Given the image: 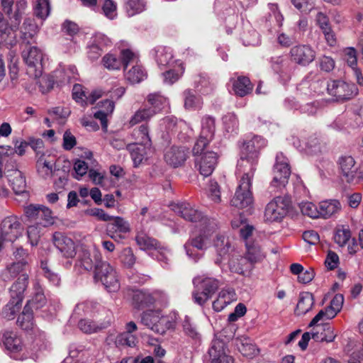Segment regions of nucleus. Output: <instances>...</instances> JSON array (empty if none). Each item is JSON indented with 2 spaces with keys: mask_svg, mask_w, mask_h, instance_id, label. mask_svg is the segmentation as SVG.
<instances>
[{
  "mask_svg": "<svg viewBox=\"0 0 363 363\" xmlns=\"http://www.w3.org/2000/svg\"><path fill=\"white\" fill-rule=\"evenodd\" d=\"M265 145V140L260 136H254L243 144L237 164V172L242 175L230 201L232 206L244 208L252 203V182L257 169L259 150Z\"/></svg>",
  "mask_w": 363,
  "mask_h": 363,
  "instance_id": "f257e3e1",
  "label": "nucleus"
},
{
  "mask_svg": "<svg viewBox=\"0 0 363 363\" xmlns=\"http://www.w3.org/2000/svg\"><path fill=\"white\" fill-rule=\"evenodd\" d=\"M217 222L215 219H205L203 224L196 227L199 233H194L184 245L186 253L189 258L197 262L203 255L201 252H195V250L203 251L207 248V242L211 234L217 228Z\"/></svg>",
  "mask_w": 363,
  "mask_h": 363,
  "instance_id": "f03ea898",
  "label": "nucleus"
},
{
  "mask_svg": "<svg viewBox=\"0 0 363 363\" xmlns=\"http://www.w3.org/2000/svg\"><path fill=\"white\" fill-rule=\"evenodd\" d=\"M141 323L153 332L164 334L167 330L173 329L175 321L172 317L163 315L159 310H147L141 314Z\"/></svg>",
  "mask_w": 363,
  "mask_h": 363,
  "instance_id": "7ed1b4c3",
  "label": "nucleus"
},
{
  "mask_svg": "<svg viewBox=\"0 0 363 363\" xmlns=\"http://www.w3.org/2000/svg\"><path fill=\"white\" fill-rule=\"evenodd\" d=\"M195 290L193 292L194 302L203 306L211 298L219 287L218 280L212 277L198 276L193 279Z\"/></svg>",
  "mask_w": 363,
  "mask_h": 363,
  "instance_id": "20e7f679",
  "label": "nucleus"
},
{
  "mask_svg": "<svg viewBox=\"0 0 363 363\" xmlns=\"http://www.w3.org/2000/svg\"><path fill=\"white\" fill-rule=\"evenodd\" d=\"M291 169L288 159L281 153H277L273 167V179L270 183L271 192L281 191L288 184Z\"/></svg>",
  "mask_w": 363,
  "mask_h": 363,
  "instance_id": "39448f33",
  "label": "nucleus"
},
{
  "mask_svg": "<svg viewBox=\"0 0 363 363\" xmlns=\"http://www.w3.org/2000/svg\"><path fill=\"white\" fill-rule=\"evenodd\" d=\"M138 59V55L130 48H123L118 55L109 52L102 58L103 65L109 70H118L123 67L125 70L128 65H133Z\"/></svg>",
  "mask_w": 363,
  "mask_h": 363,
  "instance_id": "423d86ee",
  "label": "nucleus"
},
{
  "mask_svg": "<svg viewBox=\"0 0 363 363\" xmlns=\"http://www.w3.org/2000/svg\"><path fill=\"white\" fill-rule=\"evenodd\" d=\"M328 93L337 101L350 99L357 94V88L353 83L342 80H330L326 82Z\"/></svg>",
  "mask_w": 363,
  "mask_h": 363,
  "instance_id": "0eeeda50",
  "label": "nucleus"
},
{
  "mask_svg": "<svg viewBox=\"0 0 363 363\" xmlns=\"http://www.w3.org/2000/svg\"><path fill=\"white\" fill-rule=\"evenodd\" d=\"M289 201L287 198L276 196L266 206L264 211V220L266 222H279L288 212Z\"/></svg>",
  "mask_w": 363,
  "mask_h": 363,
  "instance_id": "6e6552de",
  "label": "nucleus"
},
{
  "mask_svg": "<svg viewBox=\"0 0 363 363\" xmlns=\"http://www.w3.org/2000/svg\"><path fill=\"white\" fill-rule=\"evenodd\" d=\"M21 223L16 216L4 218L0 226V250L4 241L13 242L22 234Z\"/></svg>",
  "mask_w": 363,
  "mask_h": 363,
  "instance_id": "1a4fd4ad",
  "label": "nucleus"
},
{
  "mask_svg": "<svg viewBox=\"0 0 363 363\" xmlns=\"http://www.w3.org/2000/svg\"><path fill=\"white\" fill-rule=\"evenodd\" d=\"M24 213L30 221L43 227H47L53 223L52 211L45 206L30 204L24 207Z\"/></svg>",
  "mask_w": 363,
  "mask_h": 363,
  "instance_id": "9d476101",
  "label": "nucleus"
},
{
  "mask_svg": "<svg viewBox=\"0 0 363 363\" xmlns=\"http://www.w3.org/2000/svg\"><path fill=\"white\" fill-rule=\"evenodd\" d=\"M211 363H234L232 356L228 354L225 342L219 339H214L208 349Z\"/></svg>",
  "mask_w": 363,
  "mask_h": 363,
  "instance_id": "9b49d317",
  "label": "nucleus"
},
{
  "mask_svg": "<svg viewBox=\"0 0 363 363\" xmlns=\"http://www.w3.org/2000/svg\"><path fill=\"white\" fill-rule=\"evenodd\" d=\"M291 61L301 66H306L315 57V52L309 45H298L290 50Z\"/></svg>",
  "mask_w": 363,
  "mask_h": 363,
  "instance_id": "f8f14e48",
  "label": "nucleus"
},
{
  "mask_svg": "<svg viewBox=\"0 0 363 363\" xmlns=\"http://www.w3.org/2000/svg\"><path fill=\"white\" fill-rule=\"evenodd\" d=\"M173 211L186 220L192 223H199L203 224V220L209 219L207 217H203L201 212L194 208L189 203H179L172 205Z\"/></svg>",
  "mask_w": 363,
  "mask_h": 363,
  "instance_id": "ddd939ff",
  "label": "nucleus"
},
{
  "mask_svg": "<svg viewBox=\"0 0 363 363\" xmlns=\"http://www.w3.org/2000/svg\"><path fill=\"white\" fill-rule=\"evenodd\" d=\"M218 156L214 152H207L195 160V167L200 174L206 177L210 176L217 164Z\"/></svg>",
  "mask_w": 363,
  "mask_h": 363,
  "instance_id": "4468645a",
  "label": "nucleus"
},
{
  "mask_svg": "<svg viewBox=\"0 0 363 363\" xmlns=\"http://www.w3.org/2000/svg\"><path fill=\"white\" fill-rule=\"evenodd\" d=\"M188 154V149L184 146H172L165 151L164 157L167 164L177 168L184 164Z\"/></svg>",
  "mask_w": 363,
  "mask_h": 363,
  "instance_id": "2eb2a0df",
  "label": "nucleus"
},
{
  "mask_svg": "<svg viewBox=\"0 0 363 363\" xmlns=\"http://www.w3.org/2000/svg\"><path fill=\"white\" fill-rule=\"evenodd\" d=\"M53 243L62 255L66 258H72L76 255V246L74 241L62 233L56 232L53 235Z\"/></svg>",
  "mask_w": 363,
  "mask_h": 363,
  "instance_id": "dca6fc26",
  "label": "nucleus"
},
{
  "mask_svg": "<svg viewBox=\"0 0 363 363\" xmlns=\"http://www.w3.org/2000/svg\"><path fill=\"white\" fill-rule=\"evenodd\" d=\"M164 295L159 291L149 293L143 290H136L133 294V305L138 309H142L154 304L160 296Z\"/></svg>",
  "mask_w": 363,
  "mask_h": 363,
  "instance_id": "f3484780",
  "label": "nucleus"
},
{
  "mask_svg": "<svg viewBox=\"0 0 363 363\" xmlns=\"http://www.w3.org/2000/svg\"><path fill=\"white\" fill-rule=\"evenodd\" d=\"M6 174L10 186L16 194H22L26 192V177L18 169L9 168L6 165Z\"/></svg>",
  "mask_w": 363,
  "mask_h": 363,
  "instance_id": "a211bd4d",
  "label": "nucleus"
},
{
  "mask_svg": "<svg viewBox=\"0 0 363 363\" xmlns=\"http://www.w3.org/2000/svg\"><path fill=\"white\" fill-rule=\"evenodd\" d=\"M272 70L284 82L290 78V62L284 55L272 57L269 60Z\"/></svg>",
  "mask_w": 363,
  "mask_h": 363,
  "instance_id": "6ab92c4d",
  "label": "nucleus"
},
{
  "mask_svg": "<svg viewBox=\"0 0 363 363\" xmlns=\"http://www.w3.org/2000/svg\"><path fill=\"white\" fill-rule=\"evenodd\" d=\"M106 343L109 345H115L116 347L136 346L137 337L130 334V333H121L116 335L114 333H108L106 337Z\"/></svg>",
  "mask_w": 363,
  "mask_h": 363,
  "instance_id": "aec40b11",
  "label": "nucleus"
},
{
  "mask_svg": "<svg viewBox=\"0 0 363 363\" xmlns=\"http://www.w3.org/2000/svg\"><path fill=\"white\" fill-rule=\"evenodd\" d=\"M1 341L7 350L13 354V358L18 359L15 354L23 350V345L21 337L14 331H5L2 334Z\"/></svg>",
  "mask_w": 363,
  "mask_h": 363,
  "instance_id": "412c9836",
  "label": "nucleus"
},
{
  "mask_svg": "<svg viewBox=\"0 0 363 363\" xmlns=\"http://www.w3.org/2000/svg\"><path fill=\"white\" fill-rule=\"evenodd\" d=\"M101 261V254L94 250L91 252L89 250H83L79 255L77 264L83 267L86 271L96 269V265Z\"/></svg>",
  "mask_w": 363,
  "mask_h": 363,
  "instance_id": "4be33fe9",
  "label": "nucleus"
},
{
  "mask_svg": "<svg viewBox=\"0 0 363 363\" xmlns=\"http://www.w3.org/2000/svg\"><path fill=\"white\" fill-rule=\"evenodd\" d=\"M339 165L344 179L348 183L352 182L357 170L354 158L351 156L342 157L339 160Z\"/></svg>",
  "mask_w": 363,
  "mask_h": 363,
  "instance_id": "5701e85b",
  "label": "nucleus"
},
{
  "mask_svg": "<svg viewBox=\"0 0 363 363\" xmlns=\"http://www.w3.org/2000/svg\"><path fill=\"white\" fill-rule=\"evenodd\" d=\"M36 170L38 175L44 179H50L55 172V162L42 154L36 161Z\"/></svg>",
  "mask_w": 363,
  "mask_h": 363,
  "instance_id": "b1692460",
  "label": "nucleus"
},
{
  "mask_svg": "<svg viewBox=\"0 0 363 363\" xmlns=\"http://www.w3.org/2000/svg\"><path fill=\"white\" fill-rule=\"evenodd\" d=\"M245 247V257L250 263V267H253L255 264L260 262L265 257V254L257 242L248 240L246 242Z\"/></svg>",
  "mask_w": 363,
  "mask_h": 363,
  "instance_id": "393cba45",
  "label": "nucleus"
},
{
  "mask_svg": "<svg viewBox=\"0 0 363 363\" xmlns=\"http://www.w3.org/2000/svg\"><path fill=\"white\" fill-rule=\"evenodd\" d=\"M126 147L130 153L134 167H135L142 164L144 160H146L147 155L152 152V146L146 147V145L128 144Z\"/></svg>",
  "mask_w": 363,
  "mask_h": 363,
  "instance_id": "a878e982",
  "label": "nucleus"
},
{
  "mask_svg": "<svg viewBox=\"0 0 363 363\" xmlns=\"http://www.w3.org/2000/svg\"><path fill=\"white\" fill-rule=\"evenodd\" d=\"M22 57L30 67H35L36 70L42 67L43 54L38 47H29L24 50L22 52Z\"/></svg>",
  "mask_w": 363,
  "mask_h": 363,
  "instance_id": "bb28decb",
  "label": "nucleus"
},
{
  "mask_svg": "<svg viewBox=\"0 0 363 363\" xmlns=\"http://www.w3.org/2000/svg\"><path fill=\"white\" fill-rule=\"evenodd\" d=\"M28 261H17L9 265L3 272L4 281H9L12 278L19 277L22 274H27L28 269Z\"/></svg>",
  "mask_w": 363,
  "mask_h": 363,
  "instance_id": "cd10ccee",
  "label": "nucleus"
},
{
  "mask_svg": "<svg viewBox=\"0 0 363 363\" xmlns=\"http://www.w3.org/2000/svg\"><path fill=\"white\" fill-rule=\"evenodd\" d=\"M38 30V26L33 18H25L23 23L21 27V38L27 44L34 43Z\"/></svg>",
  "mask_w": 363,
  "mask_h": 363,
  "instance_id": "c85d7f7f",
  "label": "nucleus"
},
{
  "mask_svg": "<svg viewBox=\"0 0 363 363\" xmlns=\"http://www.w3.org/2000/svg\"><path fill=\"white\" fill-rule=\"evenodd\" d=\"M34 295L29 300L25 306H28L30 310H38L44 307L47 303L46 298L44 295L43 290L39 282L35 281L33 284Z\"/></svg>",
  "mask_w": 363,
  "mask_h": 363,
  "instance_id": "c756f323",
  "label": "nucleus"
},
{
  "mask_svg": "<svg viewBox=\"0 0 363 363\" xmlns=\"http://www.w3.org/2000/svg\"><path fill=\"white\" fill-rule=\"evenodd\" d=\"M28 284V274H22L13 282L10 288V296L12 298L21 299L23 301L24 292Z\"/></svg>",
  "mask_w": 363,
  "mask_h": 363,
  "instance_id": "7c9ffc66",
  "label": "nucleus"
},
{
  "mask_svg": "<svg viewBox=\"0 0 363 363\" xmlns=\"http://www.w3.org/2000/svg\"><path fill=\"white\" fill-rule=\"evenodd\" d=\"M235 300L236 297L234 290L230 289H223L220 291L217 299L213 302V308L215 311H221Z\"/></svg>",
  "mask_w": 363,
  "mask_h": 363,
  "instance_id": "2f4dec72",
  "label": "nucleus"
},
{
  "mask_svg": "<svg viewBox=\"0 0 363 363\" xmlns=\"http://www.w3.org/2000/svg\"><path fill=\"white\" fill-rule=\"evenodd\" d=\"M341 208L337 200L321 201L318 205V218H329L337 213Z\"/></svg>",
  "mask_w": 363,
  "mask_h": 363,
  "instance_id": "473e14b6",
  "label": "nucleus"
},
{
  "mask_svg": "<svg viewBox=\"0 0 363 363\" xmlns=\"http://www.w3.org/2000/svg\"><path fill=\"white\" fill-rule=\"evenodd\" d=\"M313 304L314 298L313 294L307 291L301 292L299 294L295 313L298 315H305L312 309Z\"/></svg>",
  "mask_w": 363,
  "mask_h": 363,
  "instance_id": "72a5a7b5",
  "label": "nucleus"
},
{
  "mask_svg": "<svg viewBox=\"0 0 363 363\" xmlns=\"http://www.w3.org/2000/svg\"><path fill=\"white\" fill-rule=\"evenodd\" d=\"M155 58L160 67L171 66L174 62L170 48L159 46L155 49Z\"/></svg>",
  "mask_w": 363,
  "mask_h": 363,
  "instance_id": "f704fd0d",
  "label": "nucleus"
},
{
  "mask_svg": "<svg viewBox=\"0 0 363 363\" xmlns=\"http://www.w3.org/2000/svg\"><path fill=\"white\" fill-rule=\"evenodd\" d=\"M133 64L135 65H133L130 69L124 70L125 79L133 84L140 83L147 77L146 72L141 65L138 64V62Z\"/></svg>",
  "mask_w": 363,
  "mask_h": 363,
  "instance_id": "c9c22d12",
  "label": "nucleus"
},
{
  "mask_svg": "<svg viewBox=\"0 0 363 363\" xmlns=\"http://www.w3.org/2000/svg\"><path fill=\"white\" fill-rule=\"evenodd\" d=\"M132 136L135 140L133 144L152 146V141L149 135V128L147 124H143L134 129Z\"/></svg>",
  "mask_w": 363,
  "mask_h": 363,
  "instance_id": "e433bc0d",
  "label": "nucleus"
},
{
  "mask_svg": "<svg viewBox=\"0 0 363 363\" xmlns=\"http://www.w3.org/2000/svg\"><path fill=\"white\" fill-rule=\"evenodd\" d=\"M147 101L150 105L149 108H152L155 111V115L169 105L168 99L159 92L148 94Z\"/></svg>",
  "mask_w": 363,
  "mask_h": 363,
  "instance_id": "4c0bfd02",
  "label": "nucleus"
},
{
  "mask_svg": "<svg viewBox=\"0 0 363 363\" xmlns=\"http://www.w3.org/2000/svg\"><path fill=\"white\" fill-rule=\"evenodd\" d=\"M233 91L239 96H245L252 91V84L247 77H238L233 84Z\"/></svg>",
  "mask_w": 363,
  "mask_h": 363,
  "instance_id": "58836bf2",
  "label": "nucleus"
},
{
  "mask_svg": "<svg viewBox=\"0 0 363 363\" xmlns=\"http://www.w3.org/2000/svg\"><path fill=\"white\" fill-rule=\"evenodd\" d=\"M229 268L232 272L243 274L245 271L250 270V267L245 257L233 256L229 260Z\"/></svg>",
  "mask_w": 363,
  "mask_h": 363,
  "instance_id": "ea45409f",
  "label": "nucleus"
},
{
  "mask_svg": "<svg viewBox=\"0 0 363 363\" xmlns=\"http://www.w3.org/2000/svg\"><path fill=\"white\" fill-rule=\"evenodd\" d=\"M311 337L316 342H331L335 337L334 328L328 324L323 325L312 333Z\"/></svg>",
  "mask_w": 363,
  "mask_h": 363,
  "instance_id": "a19ab883",
  "label": "nucleus"
},
{
  "mask_svg": "<svg viewBox=\"0 0 363 363\" xmlns=\"http://www.w3.org/2000/svg\"><path fill=\"white\" fill-rule=\"evenodd\" d=\"M17 324L25 330L33 329L34 326L33 311L28 306H25L23 312L18 315Z\"/></svg>",
  "mask_w": 363,
  "mask_h": 363,
  "instance_id": "79ce46f5",
  "label": "nucleus"
},
{
  "mask_svg": "<svg viewBox=\"0 0 363 363\" xmlns=\"http://www.w3.org/2000/svg\"><path fill=\"white\" fill-rule=\"evenodd\" d=\"M111 220L112 222L107 225V232L126 233L130 231V225L124 218L119 216H113Z\"/></svg>",
  "mask_w": 363,
  "mask_h": 363,
  "instance_id": "37998d69",
  "label": "nucleus"
},
{
  "mask_svg": "<svg viewBox=\"0 0 363 363\" xmlns=\"http://www.w3.org/2000/svg\"><path fill=\"white\" fill-rule=\"evenodd\" d=\"M155 115V111L149 107H143L139 108L130 119L129 123L135 125L143 121H147Z\"/></svg>",
  "mask_w": 363,
  "mask_h": 363,
  "instance_id": "c03bdc74",
  "label": "nucleus"
},
{
  "mask_svg": "<svg viewBox=\"0 0 363 363\" xmlns=\"http://www.w3.org/2000/svg\"><path fill=\"white\" fill-rule=\"evenodd\" d=\"M105 289L110 293L117 292L121 287L120 281L116 271H111L109 275L102 278L101 281Z\"/></svg>",
  "mask_w": 363,
  "mask_h": 363,
  "instance_id": "a18cd8bd",
  "label": "nucleus"
},
{
  "mask_svg": "<svg viewBox=\"0 0 363 363\" xmlns=\"http://www.w3.org/2000/svg\"><path fill=\"white\" fill-rule=\"evenodd\" d=\"M27 8V1L26 0H16L13 9V13L10 16L11 20L13 21L15 28H18L22 16L25 14Z\"/></svg>",
  "mask_w": 363,
  "mask_h": 363,
  "instance_id": "49530a36",
  "label": "nucleus"
},
{
  "mask_svg": "<svg viewBox=\"0 0 363 363\" xmlns=\"http://www.w3.org/2000/svg\"><path fill=\"white\" fill-rule=\"evenodd\" d=\"M215 119L211 116H206L202 119V128L201 134L202 138L211 140L215 133Z\"/></svg>",
  "mask_w": 363,
  "mask_h": 363,
  "instance_id": "de8ad7c7",
  "label": "nucleus"
},
{
  "mask_svg": "<svg viewBox=\"0 0 363 363\" xmlns=\"http://www.w3.org/2000/svg\"><path fill=\"white\" fill-rule=\"evenodd\" d=\"M351 238V232L348 226L339 225L335 230L334 240L340 247L345 245Z\"/></svg>",
  "mask_w": 363,
  "mask_h": 363,
  "instance_id": "09e8293b",
  "label": "nucleus"
},
{
  "mask_svg": "<svg viewBox=\"0 0 363 363\" xmlns=\"http://www.w3.org/2000/svg\"><path fill=\"white\" fill-rule=\"evenodd\" d=\"M22 301L21 299L12 298L9 302L4 307L2 310V315L4 318L9 320L13 319L16 313L19 311L22 306Z\"/></svg>",
  "mask_w": 363,
  "mask_h": 363,
  "instance_id": "8fccbe9b",
  "label": "nucleus"
},
{
  "mask_svg": "<svg viewBox=\"0 0 363 363\" xmlns=\"http://www.w3.org/2000/svg\"><path fill=\"white\" fill-rule=\"evenodd\" d=\"M79 328L84 333H97L106 328L104 324H96L94 321L88 319H82L78 323Z\"/></svg>",
  "mask_w": 363,
  "mask_h": 363,
  "instance_id": "3c124183",
  "label": "nucleus"
},
{
  "mask_svg": "<svg viewBox=\"0 0 363 363\" xmlns=\"http://www.w3.org/2000/svg\"><path fill=\"white\" fill-rule=\"evenodd\" d=\"M145 6L144 0H128L125 9L128 16L130 17L143 12Z\"/></svg>",
  "mask_w": 363,
  "mask_h": 363,
  "instance_id": "603ef678",
  "label": "nucleus"
},
{
  "mask_svg": "<svg viewBox=\"0 0 363 363\" xmlns=\"http://www.w3.org/2000/svg\"><path fill=\"white\" fill-rule=\"evenodd\" d=\"M135 240L140 248L143 250H156L160 245L157 240L143 234L138 235Z\"/></svg>",
  "mask_w": 363,
  "mask_h": 363,
  "instance_id": "864d4df0",
  "label": "nucleus"
},
{
  "mask_svg": "<svg viewBox=\"0 0 363 363\" xmlns=\"http://www.w3.org/2000/svg\"><path fill=\"white\" fill-rule=\"evenodd\" d=\"M153 255L156 257L163 268H168L169 267L172 255L169 249L159 245Z\"/></svg>",
  "mask_w": 363,
  "mask_h": 363,
  "instance_id": "5fc2aeb1",
  "label": "nucleus"
},
{
  "mask_svg": "<svg viewBox=\"0 0 363 363\" xmlns=\"http://www.w3.org/2000/svg\"><path fill=\"white\" fill-rule=\"evenodd\" d=\"M217 253L220 257L226 255L231 248L230 240L224 235H218L214 242Z\"/></svg>",
  "mask_w": 363,
  "mask_h": 363,
  "instance_id": "6e6d98bb",
  "label": "nucleus"
},
{
  "mask_svg": "<svg viewBox=\"0 0 363 363\" xmlns=\"http://www.w3.org/2000/svg\"><path fill=\"white\" fill-rule=\"evenodd\" d=\"M77 68L74 65H69L66 69H57L55 72V76L57 79L60 78L61 84L68 83L72 79L75 78Z\"/></svg>",
  "mask_w": 363,
  "mask_h": 363,
  "instance_id": "4d7b16f0",
  "label": "nucleus"
},
{
  "mask_svg": "<svg viewBox=\"0 0 363 363\" xmlns=\"http://www.w3.org/2000/svg\"><path fill=\"white\" fill-rule=\"evenodd\" d=\"M224 129L228 133H237L238 130V121L237 116L233 113H228L223 118Z\"/></svg>",
  "mask_w": 363,
  "mask_h": 363,
  "instance_id": "13d9d810",
  "label": "nucleus"
},
{
  "mask_svg": "<svg viewBox=\"0 0 363 363\" xmlns=\"http://www.w3.org/2000/svg\"><path fill=\"white\" fill-rule=\"evenodd\" d=\"M50 6L48 0H37L34 6L35 15L45 20L50 14Z\"/></svg>",
  "mask_w": 363,
  "mask_h": 363,
  "instance_id": "bf43d9fd",
  "label": "nucleus"
},
{
  "mask_svg": "<svg viewBox=\"0 0 363 363\" xmlns=\"http://www.w3.org/2000/svg\"><path fill=\"white\" fill-rule=\"evenodd\" d=\"M339 311H336L335 309L331 306H328L325 310H321L312 319L309 323V327H313L316 325L320 320H329L333 318Z\"/></svg>",
  "mask_w": 363,
  "mask_h": 363,
  "instance_id": "052dcab7",
  "label": "nucleus"
},
{
  "mask_svg": "<svg viewBox=\"0 0 363 363\" xmlns=\"http://www.w3.org/2000/svg\"><path fill=\"white\" fill-rule=\"evenodd\" d=\"M100 307L101 306L96 302L88 301L77 304L74 308V313L80 315L81 311L84 312L85 314L94 313L98 311Z\"/></svg>",
  "mask_w": 363,
  "mask_h": 363,
  "instance_id": "680f3d73",
  "label": "nucleus"
},
{
  "mask_svg": "<svg viewBox=\"0 0 363 363\" xmlns=\"http://www.w3.org/2000/svg\"><path fill=\"white\" fill-rule=\"evenodd\" d=\"M111 271H116V269L107 262L101 261L98 265H96V269L94 270V278L97 281H102V278L106 277L107 275L111 274Z\"/></svg>",
  "mask_w": 363,
  "mask_h": 363,
  "instance_id": "e2e57ef3",
  "label": "nucleus"
},
{
  "mask_svg": "<svg viewBox=\"0 0 363 363\" xmlns=\"http://www.w3.org/2000/svg\"><path fill=\"white\" fill-rule=\"evenodd\" d=\"M183 330L186 335L194 340H199L201 338V334L198 331L196 326L191 322L189 318L186 317L183 322Z\"/></svg>",
  "mask_w": 363,
  "mask_h": 363,
  "instance_id": "0e129e2a",
  "label": "nucleus"
},
{
  "mask_svg": "<svg viewBox=\"0 0 363 363\" xmlns=\"http://www.w3.org/2000/svg\"><path fill=\"white\" fill-rule=\"evenodd\" d=\"M299 208L303 215L312 218H318V207L313 203L309 201L301 202Z\"/></svg>",
  "mask_w": 363,
  "mask_h": 363,
  "instance_id": "69168bd1",
  "label": "nucleus"
},
{
  "mask_svg": "<svg viewBox=\"0 0 363 363\" xmlns=\"http://www.w3.org/2000/svg\"><path fill=\"white\" fill-rule=\"evenodd\" d=\"M183 95L184 99V107L186 109H194L199 104L200 100L195 95L194 91L186 89L184 91Z\"/></svg>",
  "mask_w": 363,
  "mask_h": 363,
  "instance_id": "338daca9",
  "label": "nucleus"
},
{
  "mask_svg": "<svg viewBox=\"0 0 363 363\" xmlns=\"http://www.w3.org/2000/svg\"><path fill=\"white\" fill-rule=\"evenodd\" d=\"M42 228L43 227L38 224L28 226L27 230L28 238L32 246H35L38 245L40 238Z\"/></svg>",
  "mask_w": 363,
  "mask_h": 363,
  "instance_id": "774afa93",
  "label": "nucleus"
}]
</instances>
